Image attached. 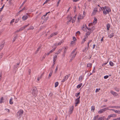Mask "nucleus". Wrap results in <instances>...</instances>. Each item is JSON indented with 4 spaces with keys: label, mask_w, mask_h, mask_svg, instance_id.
<instances>
[{
    "label": "nucleus",
    "mask_w": 120,
    "mask_h": 120,
    "mask_svg": "<svg viewBox=\"0 0 120 120\" xmlns=\"http://www.w3.org/2000/svg\"><path fill=\"white\" fill-rule=\"evenodd\" d=\"M104 11H103V13L106 15L107 13L109 14V12L111 11V10L110 8L108 7L107 6H105L103 8Z\"/></svg>",
    "instance_id": "1"
},
{
    "label": "nucleus",
    "mask_w": 120,
    "mask_h": 120,
    "mask_svg": "<svg viewBox=\"0 0 120 120\" xmlns=\"http://www.w3.org/2000/svg\"><path fill=\"white\" fill-rule=\"evenodd\" d=\"M38 91L36 88L33 87L32 90V94L34 97H36L37 96Z\"/></svg>",
    "instance_id": "2"
},
{
    "label": "nucleus",
    "mask_w": 120,
    "mask_h": 120,
    "mask_svg": "<svg viewBox=\"0 0 120 120\" xmlns=\"http://www.w3.org/2000/svg\"><path fill=\"white\" fill-rule=\"evenodd\" d=\"M70 76V74H68L64 76L63 79L61 81V82H64L65 81L67 80Z\"/></svg>",
    "instance_id": "3"
},
{
    "label": "nucleus",
    "mask_w": 120,
    "mask_h": 120,
    "mask_svg": "<svg viewBox=\"0 0 120 120\" xmlns=\"http://www.w3.org/2000/svg\"><path fill=\"white\" fill-rule=\"evenodd\" d=\"M77 54V52L75 53V54H72V55H71V56H72L69 62H70L73 59H74L75 57V56Z\"/></svg>",
    "instance_id": "4"
},
{
    "label": "nucleus",
    "mask_w": 120,
    "mask_h": 120,
    "mask_svg": "<svg viewBox=\"0 0 120 120\" xmlns=\"http://www.w3.org/2000/svg\"><path fill=\"white\" fill-rule=\"evenodd\" d=\"M74 107L73 105L70 108L69 111V114H70L72 113L74 110Z\"/></svg>",
    "instance_id": "5"
},
{
    "label": "nucleus",
    "mask_w": 120,
    "mask_h": 120,
    "mask_svg": "<svg viewBox=\"0 0 120 120\" xmlns=\"http://www.w3.org/2000/svg\"><path fill=\"white\" fill-rule=\"evenodd\" d=\"M23 113V111L21 109L19 110L18 112V115H19V116H21Z\"/></svg>",
    "instance_id": "6"
},
{
    "label": "nucleus",
    "mask_w": 120,
    "mask_h": 120,
    "mask_svg": "<svg viewBox=\"0 0 120 120\" xmlns=\"http://www.w3.org/2000/svg\"><path fill=\"white\" fill-rule=\"evenodd\" d=\"M68 47H66L64 49V51L63 54V56L64 57L65 55V53H66L67 50L68 49Z\"/></svg>",
    "instance_id": "7"
},
{
    "label": "nucleus",
    "mask_w": 120,
    "mask_h": 120,
    "mask_svg": "<svg viewBox=\"0 0 120 120\" xmlns=\"http://www.w3.org/2000/svg\"><path fill=\"white\" fill-rule=\"evenodd\" d=\"M110 110H112L114 111L115 112L118 113L119 114H120V111L119 110H115L113 109H110Z\"/></svg>",
    "instance_id": "8"
},
{
    "label": "nucleus",
    "mask_w": 120,
    "mask_h": 120,
    "mask_svg": "<svg viewBox=\"0 0 120 120\" xmlns=\"http://www.w3.org/2000/svg\"><path fill=\"white\" fill-rule=\"evenodd\" d=\"M106 119V117L105 116L101 117L99 118L97 120H104Z\"/></svg>",
    "instance_id": "9"
},
{
    "label": "nucleus",
    "mask_w": 120,
    "mask_h": 120,
    "mask_svg": "<svg viewBox=\"0 0 120 120\" xmlns=\"http://www.w3.org/2000/svg\"><path fill=\"white\" fill-rule=\"evenodd\" d=\"M75 106H76L78 104H79L80 103V101L79 100H77V99H76L75 100Z\"/></svg>",
    "instance_id": "10"
},
{
    "label": "nucleus",
    "mask_w": 120,
    "mask_h": 120,
    "mask_svg": "<svg viewBox=\"0 0 120 120\" xmlns=\"http://www.w3.org/2000/svg\"><path fill=\"white\" fill-rule=\"evenodd\" d=\"M67 18L68 19H70V20H69L67 22V23L68 24H69L70 22L71 21V20L72 19V18H71V17L70 16H68Z\"/></svg>",
    "instance_id": "11"
},
{
    "label": "nucleus",
    "mask_w": 120,
    "mask_h": 120,
    "mask_svg": "<svg viewBox=\"0 0 120 120\" xmlns=\"http://www.w3.org/2000/svg\"><path fill=\"white\" fill-rule=\"evenodd\" d=\"M111 93L112 94H113L114 96H117L118 94L117 93L115 92H114L112 91L111 92Z\"/></svg>",
    "instance_id": "12"
},
{
    "label": "nucleus",
    "mask_w": 120,
    "mask_h": 120,
    "mask_svg": "<svg viewBox=\"0 0 120 120\" xmlns=\"http://www.w3.org/2000/svg\"><path fill=\"white\" fill-rule=\"evenodd\" d=\"M57 56L56 55H55L53 56V61H56L57 59Z\"/></svg>",
    "instance_id": "13"
},
{
    "label": "nucleus",
    "mask_w": 120,
    "mask_h": 120,
    "mask_svg": "<svg viewBox=\"0 0 120 120\" xmlns=\"http://www.w3.org/2000/svg\"><path fill=\"white\" fill-rule=\"evenodd\" d=\"M28 18V17L26 15H24L22 17V19L23 20H26Z\"/></svg>",
    "instance_id": "14"
},
{
    "label": "nucleus",
    "mask_w": 120,
    "mask_h": 120,
    "mask_svg": "<svg viewBox=\"0 0 120 120\" xmlns=\"http://www.w3.org/2000/svg\"><path fill=\"white\" fill-rule=\"evenodd\" d=\"M93 32L92 30H90L89 31H88L86 33V35H89L91 33Z\"/></svg>",
    "instance_id": "15"
},
{
    "label": "nucleus",
    "mask_w": 120,
    "mask_h": 120,
    "mask_svg": "<svg viewBox=\"0 0 120 120\" xmlns=\"http://www.w3.org/2000/svg\"><path fill=\"white\" fill-rule=\"evenodd\" d=\"M114 33H112L111 34H109L108 35V36L109 38H111L113 37L114 36Z\"/></svg>",
    "instance_id": "16"
},
{
    "label": "nucleus",
    "mask_w": 120,
    "mask_h": 120,
    "mask_svg": "<svg viewBox=\"0 0 120 120\" xmlns=\"http://www.w3.org/2000/svg\"><path fill=\"white\" fill-rule=\"evenodd\" d=\"M110 109H108V107H106L102 109V111L103 112H104L105 111L107 110H110Z\"/></svg>",
    "instance_id": "17"
},
{
    "label": "nucleus",
    "mask_w": 120,
    "mask_h": 120,
    "mask_svg": "<svg viewBox=\"0 0 120 120\" xmlns=\"http://www.w3.org/2000/svg\"><path fill=\"white\" fill-rule=\"evenodd\" d=\"M52 72H53L52 71V70H51L49 75V77H48V79H49L51 77V76H52Z\"/></svg>",
    "instance_id": "18"
},
{
    "label": "nucleus",
    "mask_w": 120,
    "mask_h": 120,
    "mask_svg": "<svg viewBox=\"0 0 120 120\" xmlns=\"http://www.w3.org/2000/svg\"><path fill=\"white\" fill-rule=\"evenodd\" d=\"M13 98H11L10 99L9 103L10 104H12L13 103V101H12Z\"/></svg>",
    "instance_id": "19"
},
{
    "label": "nucleus",
    "mask_w": 120,
    "mask_h": 120,
    "mask_svg": "<svg viewBox=\"0 0 120 120\" xmlns=\"http://www.w3.org/2000/svg\"><path fill=\"white\" fill-rule=\"evenodd\" d=\"M110 27V25L109 23H108L106 25V27H107V30H109V28Z\"/></svg>",
    "instance_id": "20"
},
{
    "label": "nucleus",
    "mask_w": 120,
    "mask_h": 120,
    "mask_svg": "<svg viewBox=\"0 0 120 120\" xmlns=\"http://www.w3.org/2000/svg\"><path fill=\"white\" fill-rule=\"evenodd\" d=\"M4 46V43H3L0 45V52L1 50L3 49V47Z\"/></svg>",
    "instance_id": "21"
},
{
    "label": "nucleus",
    "mask_w": 120,
    "mask_h": 120,
    "mask_svg": "<svg viewBox=\"0 0 120 120\" xmlns=\"http://www.w3.org/2000/svg\"><path fill=\"white\" fill-rule=\"evenodd\" d=\"M21 19V17H20L18 18L17 19H16L15 21V23H17Z\"/></svg>",
    "instance_id": "22"
},
{
    "label": "nucleus",
    "mask_w": 120,
    "mask_h": 120,
    "mask_svg": "<svg viewBox=\"0 0 120 120\" xmlns=\"http://www.w3.org/2000/svg\"><path fill=\"white\" fill-rule=\"evenodd\" d=\"M97 19L95 17H94L93 23H96L97 22Z\"/></svg>",
    "instance_id": "23"
},
{
    "label": "nucleus",
    "mask_w": 120,
    "mask_h": 120,
    "mask_svg": "<svg viewBox=\"0 0 120 120\" xmlns=\"http://www.w3.org/2000/svg\"><path fill=\"white\" fill-rule=\"evenodd\" d=\"M17 35H16L13 38V40H12V42H14L15 41V40H16V39L17 38Z\"/></svg>",
    "instance_id": "24"
},
{
    "label": "nucleus",
    "mask_w": 120,
    "mask_h": 120,
    "mask_svg": "<svg viewBox=\"0 0 120 120\" xmlns=\"http://www.w3.org/2000/svg\"><path fill=\"white\" fill-rule=\"evenodd\" d=\"M82 76H79V81H80L81 82L82 80Z\"/></svg>",
    "instance_id": "25"
},
{
    "label": "nucleus",
    "mask_w": 120,
    "mask_h": 120,
    "mask_svg": "<svg viewBox=\"0 0 120 120\" xmlns=\"http://www.w3.org/2000/svg\"><path fill=\"white\" fill-rule=\"evenodd\" d=\"M86 37H85L82 40L81 42L82 44H83L84 43L85 41H86Z\"/></svg>",
    "instance_id": "26"
},
{
    "label": "nucleus",
    "mask_w": 120,
    "mask_h": 120,
    "mask_svg": "<svg viewBox=\"0 0 120 120\" xmlns=\"http://www.w3.org/2000/svg\"><path fill=\"white\" fill-rule=\"evenodd\" d=\"M99 116V115H97L96 116H95L93 118V120H96L97 119L98 117Z\"/></svg>",
    "instance_id": "27"
},
{
    "label": "nucleus",
    "mask_w": 120,
    "mask_h": 120,
    "mask_svg": "<svg viewBox=\"0 0 120 120\" xmlns=\"http://www.w3.org/2000/svg\"><path fill=\"white\" fill-rule=\"evenodd\" d=\"M110 115L111 117H115L116 116V115L115 114H111Z\"/></svg>",
    "instance_id": "28"
},
{
    "label": "nucleus",
    "mask_w": 120,
    "mask_h": 120,
    "mask_svg": "<svg viewBox=\"0 0 120 120\" xmlns=\"http://www.w3.org/2000/svg\"><path fill=\"white\" fill-rule=\"evenodd\" d=\"M58 84L59 83L58 82H56L55 83V87H57L58 86Z\"/></svg>",
    "instance_id": "29"
},
{
    "label": "nucleus",
    "mask_w": 120,
    "mask_h": 120,
    "mask_svg": "<svg viewBox=\"0 0 120 120\" xmlns=\"http://www.w3.org/2000/svg\"><path fill=\"white\" fill-rule=\"evenodd\" d=\"M83 18L82 17L81 15H79L78 17V20L80 19H82Z\"/></svg>",
    "instance_id": "30"
},
{
    "label": "nucleus",
    "mask_w": 120,
    "mask_h": 120,
    "mask_svg": "<svg viewBox=\"0 0 120 120\" xmlns=\"http://www.w3.org/2000/svg\"><path fill=\"white\" fill-rule=\"evenodd\" d=\"M56 48V47H55L54 48L52 49L51 50H50V53H51L53 52L55 50V49Z\"/></svg>",
    "instance_id": "31"
},
{
    "label": "nucleus",
    "mask_w": 120,
    "mask_h": 120,
    "mask_svg": "<svg viewBox=\"0 0 120 120\" xmlns=\"http://www.w3.org/2000/svg\"><path fill=\"white\" fill-rule=\"evenodd\" d=\"M109 64L111 66H113L114 65V64L113 62L111 61L109 62Z\"/></svg>",
    "instance_id": "32"
},
{
    "label": "nucleus",
    "mask_w": 120,
    "mask_h": 120,
    "mask_svg": "<svg viewBox=\"0 0 120 120\" xmlns=\"http://www.w3.org/2000/svg\"><path fill=\"white\" fill-rule=\"evenodd\" d=\"M82 83H81L80 84H79V85H78L77 86V88H79L81 87V86H82Z\"/></svg>",
    "instance_id": "33"
},
{
    "label": "nucleus",
    "mask_w": 120,
    "mask_h": 120,
    "mask_svg": "<svg viewBox=\"0 0 120 120\" xmlns=\"http://www.w3.org/2000/svg\"><path fill=\"white\" fill-rule=\"evenodd\" d=\"M92 64L91 63L88 64H87V67H91L92 66Z\"/></svg>",
    "instance_id": "34"
},
{
    "label": "nucleus",
    "mask_w": 120,
    "mask_h": 120,
    "mask_svg": "<svg viewBox=\"0 0 120 120\" xmlns=\"http://www.w3.org/2000/svg\"><path fill=\"white\" fill-rule=\"evenodd\" d=\"M27 0H25L24 2L22 3V4L21 5V7L23 6L24 4L26 2Z\"/></svg>",
    "instance_id": "35"
},
{
    "label": "nucleus",
    "mask_w": 120,
    "mask_h": 120,
    "mask_svg": "<svg viewBox=\"0 0 120 120\" xmlns=\"http://www.w3.org/2000/svg\"><path fill=\"white\" fill-rule=\"evenodd\" d=\"M41 45H40V46H39V47L37 49V50H36V52H37L38 51H39V49H40L41 48Z\"/></svg>",
    "instance_id": "36"
},
{
    "label": "nucleus",
    "mask_w": 120,
    "mask_h": 120,
    "mask_svg": "<svg viewBox=\"0 0 120 120\" xmlns=\"http://www.w3.org/2000/svg\"><path fill=\"white\" fill-rule=\"evenodd\" d=\"M3 98L2 97H1L0 99V103H2L3 102Z\"/></svg>",
    "instance_id": "37"
},
{
    "label": "nucleus",
    "mask_w": 120,
    "mask_h": 120,
    "mask_svg": "<svg viewBox=\"0 0 120 120\" xmlns=\"http://www.w3.org/2000/svg\"><path fill=\"white\" fill-rule=\"evenodd\" d=\"M95 110V108L94 106H92L91 107V110H93L94 111Z\"/></svg>",
    "instance_id": "38"
},
{
    "label": "nucleus",
    "mask_w": 120,
    "mask_h": 120,
    "mask_svg": "<svg viewBox=\"0 0 120 120\" xmlns=\"http://www.w3.org/2000/svg\"><path fill=\"white\" fill-rule=\"evenodd\" d=\"M54 36V35L53 34V33L51 34L50 36H49L48 37V39H49L51 37H52L53 36Z\"/></svg>",
    "instance_id": "39"
},
{
    "label": "nucleus",
    "mask_w": 120,
    "mask_h": 120,
    "mask_svg": "<svg viewBox=\"0 0 120 120\" xmlns=\"http://www.w3.org/2000/svg\"><path fill=\"white\" fill-rule=\"evenodd\" d=\"M80 94V93H78L75 94V96L77 97H78Z\"/></svg>",
    "instance_id": "40"
},
{
    "label": "nucleus",
    "mask_w": 120,
    "mask_h": 120,
    "mask_svg": "<svg viewBox=\"0 0 120 120\" xmlns=\"http://www.w3.org/2000/svg\"><path fill=\"white\" fill-rule=\"evenodd\" d=\"M98 113L99 114H101L103 113L102 109H100L99 111L98 112Z\"/></svg>",
    "instance_id": "41"
},
{
    "label": "nucleus",
    "mask_w": 120,
    "mask_h": 120,
    "mask_svg": "<svg viewBox=\"0 0 120 120\" xmlns=\"http://www.w3.org/2000/svg\"><path fill=\"white\" fill-rule=\"evenodd\" d=\"M76 50V49H75L74 50H73V51L72 52H71V55H72V54H74V53L75 51Z\"/></svg>",
    "instance_id": "42"
},
{
    "label": "nucleus",
    "mask_w": 120,
    "mask_h": 120,
    "mask_svg": "<svg viewBox=\"0 0 120 120\" xmlns=\"http://www.w3.org/2000/svg\"><path fill=\"white\" fill-rule=\"evenodd\" d=\"M19 63H18L16 65H15L14 66V68H17L18 66V65H19Z\"/></svg>",
    "instance_id": "43"
},
{
    "label": "nucleus",
    "mask_w": 120,
    "mask_h": 120,
    "mask_svg": "<svg viewBox=\"0 0 120 120\" xmlns=\"http://www.w3.org/2000/svg\"><path fill=\"white\" fill-rule=\"evenodd\" d=\"M5 5L4 4L3 6H2V7H1V8H0V12L3 9V8L4 7V6Z\"/></svg>",
    "instance_id": "44"
},
{
    "label": "nucleus",
    "mask_w": 120,
    "mask_h": 120,
    "mask_svg": "<svg viewBox=\"0 0 120 120\" xmlns=\"http://www.w3.org/2000/svg\"><path fill=\"white\" fill-rule=\"evenodd\" d=\"M75 19L74 18H72V23H73L75 22Z\"/></svg>",
    "instance_id": "45"
},
{
    "label": "nucleus",
    "mask_w": 120,
    "mask_h": 120,
    "mask_svg": "<svg viewBox=\"0 0 120 120\" xmlns=\"http://www.w3.org/2000/svg\"><path fill=\"white\" fill-rule=\"evenodd\" d=\"M15 19H12L10 22V23L11 24L13 22H14Z\"/></svg>",
    "instance_id": "46"
},
{
    "label": "nucleus",
    "mask_w": 120,
    "mask_h": 120,
    "mask_svg": "<svg viewBox=\"0 0 120 120\" xmlns=\"http://www.w3.org/2000/svg\"><path fill=\"white\" fill-rule=\"evenodd\" d=\"M24 28L23 27V26L20 28L19 30H20V31H21L24 30Z\"/></svg>",
    "instance_id": "47"
},
{
    "label": "nucleus",
    "mask_w": 120,
    "mask_h": 120,
    "mask_svg": "<svg viewBox=\"0 0 120 120\" xmlns=\"http://www.w3.org/2000/svg\"><path fill=\"white\" fill-rule=\"evenodd\" d=\"M109 77V76L108 75H107L105 76H104V78L105 79H107Z\"/></svg>",
    "instance_id": "48"
},
{
    "label": "nucleus",
    "mask_w": 120,
    "mask_h": 120,
    "mask_svg": "<svg viewBox=\"0 0 120 120\" xmlns=\"http://www.w3.org/2000/svg\"><path fill=\"white\" fill-rule=\"evenodd\" d=\"M50 0H46L45 1V2L43 4V5L47 3L48 1H49Z\"/></svg>",
    "instance_id": "49"
},
{
    "label": "nucleus",
    "mask_w": 120,
    "mask_h": 120,
    "mask_svg": "<svg viewBox=\"0 0 120 120\" xmlns=\"http://www.w3.org/2000/svg\"><path fill=\"white\" fill-rule=\"evenodd\" d=\"M29 25V24H28L27 25H25V26H23V27L24 28V29H25V28L26 27H27V26H28Z\"/></svg>",
    "instance_id": "50"
},
{
    "label": "nucleus",
    "mask_w": 120,
    "mask_h": 120,
    "mask_svg": "<svg viewBox=\"0 0 120 120\" xmlns=\"http://www.w3.org/2000/svg\"><path fill=\"white\" fill-rule=\"evenodd\" d=\"M115 90L117 91H119V89L117 88H115Z\"/></svg>",
    "instance_id": "51"
},
{
    "label": "nucleus",
    "mask_w": 120,
    "mask_h": 120,
    "mask_svg": "<svg viewBox=\"0 0 120 120\" xmlns=\"http://www.w3.org/2000/svg\"><path fill=\"white\" fill-rule=\"evenodd\" d=\"M100 90V89H96L95 90V92H98Z\"/></svg>",
    "instance_id": "52"
},
{
    "label": "nucleus",
    "mask_w": 120,
    "mask_h": 120,
    "mask_svg": "<svg viewBox=\"0 0 120 120\" xmlns=\"http://www.w3.org/2000/svg\"><path fill=\"white\" fill-rule=\"evenodd\" d=\"M45 56H46L45 55H44L42 57V59H41V60H44L45 58Z\"/></svg>",
    "instance_id": "53"
},
{
    "label": "nucleus",
    "mask_w": 120,
    "mask_h": 120,
    "mask_svg": "<svg viewBox=\"0 0 120 120\" xmlns=\"http://www.w3.org/2000/svg\"><path fill=\"white\" fill-rule=\"evenodd\" d=\"M53 94L52 93H51L49 94V95L50 97H51L53 95Z\"/></svg>",
    "instance_id": "54"
},
{
    "label": "nucleus",
    "mask_w": 120,
    "mask_h": 120,
    "mask_svg": "<svg viewBox=\"0 0 120 120\" xmlns=\"http://www.w3.org/2000/svg\"><path fill=\"white\" fill-rule=\"evenodd\" d=\"M73 40L74 41H75L76 40V38L74 37H73Z\"/></svg>",
    "instance_id": "55"
},
{
    "label": "nucleus",
    "mask_w": 120,
    "mask_h": 120,
    "mask_svg": "<svg viewBox=\"0 0 120 120\" xmlns=\"http://www.w3.org/2000/svg\"><path fill=\"white\" fill-rule=\"evenodd\" d=\"M34 29V28L33 26H31L29 28V29H31L33 30Z\"/></svg>",
    "instance_id": "56"
},
{
    "label": "nucleus",
    "mask_w": 120,
    "mask_h": 120,
    "mask_svg": "<svg viewBox=\"0 0 120 120\" xmlns=\"http://www.w3.org/2000/svg\"><path fill=\"white\" fill-rule=\"evenodd\" d=\"M58 68V66H57L56 67V68L55 69V71H57Z\"/></svg>",
    "instance_id": "57"
},
{
    "label": "nucleus",
    "mask_w": 120,
    "mask_h": 120,
    "mask_svg": "<svg viewBox=\"0 0 120 120\" xmlns=\"http://www.w3.org/2000/svg\"><path fill=\"white\" fill-rule=\"evenodd\" d=\"M3 55V53H2L1 54V55H0V59H1V58L2 57V56Z\"/></svg>",
    "instance_id": "58"
},
{
    "label": "nucleus",
    "mask_w": 120,
    "mask_h": 120,
    "mask_svg": "<svg viewBox=\"0 0 120 120\" xmlns=\"http://www.w3.org/2000/svg\"><path fill=\"white\" fill-rule=\"evenodd\" d=\"M87 29L88 30H90V31L92 30H91L92 28H89L88 27H87ZM92 30V31H93V30Z\"/></svg>",
    "instance_id": "59"
},
{
    "label": "nucleus",
    "mask_w": 120,
    "mask_h": 120,
    "mask_svg": "<svg viewBox=\"0 0 120 120\" xmlns=\"http://www.w3.org/2000/svg\"><path fill=\"white\" fill-rule=\"evenodd\" d=\"M28 71L29 74L30 75L31 72V70L30 69H29Z\"/></svg>",
    "instance_id": "60"
},
{
    "label": "nucleus",
    "mask_w": 120,
    "mask_h": 120,
    "mask_svg": "<svg viewBox=\"0 0 120 120\" xmlns=\"http://www.w3.org/2000/svg\"><path fill=\"white\" fill-rule=\"evenodd\" d=\"M53 34H54V36H55V35H56L57 34V32H54V33H53Z\"/></svg>",
    "instance_id": "61"
},
{
    "label": "nucleus",
    "mask_w": 120,
    "mask_h": 120,
    "mask_svg": "<svg viewBox=\"0 0 120 120\" xmlns=\"http://www.w3.org/2000/svg\"><path fill=\"white\" fill-rule=\"evenodd\" d=\"M95 67H94V68H93V73H95Z\"/></svg>",
    "instance_id": "62"
},
{
    "label": "nucleus",
    "mask_w": 120,
    "mask_h": 120,
    "mask_svg": "<svg viewBox=\"0 0 120 120\" xmlns=\"http://www.w3.org/2000/svg\"><path fill=\"white\" fill-rule=\"evenodd\" d=\"M76 34H80V33L79 31H78L76 32Z\"/></svg>",
    "instance_id": "63"
},
{
    "label": "nucleus",
    "mask_w": 120,
    "mask_h": 120,
    "mask_svg": "<svg viewBox=\"0 0 120 120\" xmlns=\"http://www.w3.org/2000/svg\"><path fill=\"white\" fill-rule=\"evenodd\" d=\"M113 120H119V118H117L114 119H113Z\"/></svg>",
    "instance_id": "64"
}]
</instances>
